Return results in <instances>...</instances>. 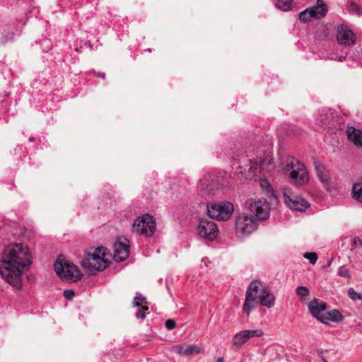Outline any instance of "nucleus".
I'll return each mask as SVG.
<instances>
[{
    "mask_svg": "<svg viewBox=\"0 0 362 362\" xmlns=\"http://www.w3.org/2000/svg\"><path fill=\"white\" fill-rule=\"evenodd\" d=\"M297 294L300 297H305L309 295L310 292L306 286H299L296 288Z\"/></svg>",
    "mask_w": 362,
    "mask_h": 362,
    "instance_id": "72a5a7b5",
    "label": "nucleus"
},
{
    "mask_svg": "<svg viewBox=\"0 0 362 362\" xmlns=\"http://www.w3.org/2000/svg\"><path fill=\"white\" fill-rule=\"evenodd\" d=\"M351 196L354 199L358 202H362V182L353 185Z\"/></svg>",
    "mask_w": 362,
    "mask_h": 362,
    "instance_id": "4be33fe9",
    "label": "nucleus"
},
{
    "mask_svg": "<svg viewBox=\"0 0 362 362\" xmlns=\"http://www.w3.org/2000/svg\"><path fill=\"white\" fill-rule=\"evenodd\" d=\"M303 257L308 259L310 263L312 264H315L318 258L317 254L316 252H306L304 254Z\"/></svg>",
    "mask_w": 362,
    "mask_h": 362,
    "instance_id": "c756f323",
    "label": "nucleus"
},
{
    "mask_svg": "<svg viewBox=\"0 0 362 362\" xmlns=\"http://www.w3.org/2000/svg\"><path fill=\"white\" fill-rule=\"evenodd\" d=\"M337 38L339 43L344 45H354L356 41L354 33L345 25L337 27Z\"/></svg>",
    "mask_w": 362,
    "mask_h": 362,
    "instance_id": "2eb2a0df",
    "label": "nucleus"
},
{
    "mask_svg": "<svg viewBox=\"0 0 362 362\" xmlns=\"http://www.w3.org/2000/svg\"><path fill=\"white\" fill-rule=\"evenodd\" d=\"M348 9L352 13H356L358 15H361L359 8L357 4H356L354 1H349L348 3Z\"/></svg>",
    "mask_w": 362,
    "mask_h": 362,
    "instance_id": "473e14b6",
    "label": "nucleus"
},
{
    "mask_svg": "<svg viewBox=\"0 0 362 362\" xmlns=\"http://www.w3.org/2000/svg\"><path fill=\"white\" fill-rule=\"evenodd\" d=\"M146 303V298L142 296L141 295L135 296L134 298L133 305L134 306L139 307L141 305L144 306L143 304Z\"/></svg>",
    "mask_w": 362,
    "mask_h": 362,
    "instance_id": "2f4dec72",
    "label": "nucleus"
},
{
    "mask_svg": "<svg viewBox=\"0 0 362 362\" xmlns=\"http://www.w3.org/2000/svg\"><path fill=\"white\" fill-rule=\"evenodd\" d=\"M326 321L334 322H340L343 320L344 317L340 312L337 310H332L327 313V315L325 316Z\"/></svg>",
    "mask_w": 362,
    "mask_h": 362,
    "instance_id": "5701e85b",
    "label": "nucleus"
},
{
    "mask_svg": "<svg viewBox=\"0 0 362 362\" xmlns=\"http://www.w3.org/2000/svg\"><path fill=\"white\" fill-rule=\"evenodd\" d=\"M185 356L197 355L202 352L200 346L196 344H188L185 346Z\"/></svg>",
    "mask_w": 362,
    "mask_h": 362,
    "instance_id": "a878e982",
    "label": "nucleus"
},
{
    "mask_svg": "<svg viewBox=\"0 0 362 362\" xmlns=\"http://www.w3.org/2000/svg\"><path fill=\"white\" fill-rule=\"evenodd\" d=\"M216 362H224V361L222 357H219L217 358Z\"/></svg>",
    "mask_w": 362,
    "mask_h": 362,
    "instance_id": "a19ab883",
    "label": "nucleus"
},
{
    "mask_svg": "<svg viewBox=\"0 0 362 362\" xmlns=\"http://www.w3.org/2000/svg\"><path fill=\"white\" fill-rule=\"evenodd\" d=\"M317 175L320 182L329 191V183L330 180L329 173L325 167L315 163Z\"/></svg>",
    "mask_w": 362,
    "mask_h": 362,
    "instance_id": "412c9836",
    "label": "nucleus"
},
{
    "mask_svg": "<svg viewBox=\"0 0 362 362\" xmlns=\"http://www.w3.org/2000/svg\"><path fill=\"white\" fill-rule=\"evenodd\" d=\"M108 257L107 248L98 247L94 250L93 253L88 252L87 257L82 261L81 264L83 268L88 269L90 272L103 271L109 265Z\"/></svg>",
    "mask_w": 362,
    "mask_h": 362,
    "instance_id": "39448f33",
    "label": "nucleus"
},
{
    "mask_svg": "<svg viewBox=\"0 0 362 362\" xmlns=\"http://www.w3.org/2000/svg\"><path fill=\"white\" fill-rule=\"evenodd\" d=\"M309 8L315 19L324 18L328 12V6L322 0H317L315 4Z\"/></svg>",
    "mask_w": 362,
    "mask_h": 362,
    "instance_id": "f3484780",
    "label": "nucleus"
},
{
    "mask_svg": "<svg viewBox=\"0 0 362 362\" xmlns=\"http://www.w3.org/2000/svg\"><path fill=\"white\" fill-rule=\"evenodd\" d=\"M185 346L181 344H177L173 347V351L178 355L185 356Z\"/></svg>",
    "mask_w": 362,
    "mask_h": 362,
    "instance_id": "f704fd0d",
    "label": "nucleus"
},
{
    "mask_svg": "<svg viewBox=\"0 0 362 362\" xmlns=\"http://www.w3.org/2000/svg\"><path fill=\"white\" fill-rule=\"evenodd\" d=\"M16 27L13 24H0V46H4L14 40Z\"/></svg>",
    "mask_w": 362,
    "mask_h": 362,
    "instance_id": "dca6fc26",
    "label": "nucleus"
},
{
    "mask_svg": "<svg viewBox=\"0 0 362 362\" xmlns=\"http://www.w3.org/2000/svg\"><path fill=\"white\" fill-rule=\"evenodd\" d=\"M344 59V57H339V61H342V59Z\"/></svg>",
    "mask_w": 362,
    "mask_h": 362,
    "instance_id": "c03bdc74",
    "label": "nucleus"
},
{
    "mask_svg": "<svg viewBox=\"0 0 362 362\" xmlns=\"http://www.w3.org/2000/svg\"><path fill=\"white\" fill-rule=\"evenodd\" d=\"M64 296L67 300H71L74 296V292L71 289L65 290L64 291Z\"/></svg>",
    "mask_w": 362,
    "mask_h": 362,
    "instance_id": "4c0bfd02",
    "label": "nucleus"
},
{
    "mask_svg": "<svg viewBox=\"0 0 362 362\" xmlns=\"http://www.w3.org/2000/svg\"><path fill=\"white\" fill-rule=\"evenodd\" d=\"M247 209L252 214L241 213L235 220V229L238 235L246 236L253 233L257 228V218L266 220L269 216V204L266 201H247Z\"/></svg>",
    "mask_w": 362,
    "mask_h": 362,
    "instance_id": "f03ea898",
    "label": "nucleus"
},
{
    "mask_svg": "<svg viewBox=\"0 0 362 362\" xmlns=\"http://www.w3.org/2000/svg\"><path fill=\"white\" fill-rule=\"evenodd\" d=\"M317 122L322 127L328 129L334 128L337 124V121L333 113L328 111L325 113H322L317 118Z\"/></svg>",
    "mask_w": 362,
    "mask_h": 362,
    "instance_id": "a211bd4d",
    "label": "nucleus"
},
{
    "mask_svg": "<svg viewBox=\"0 0 362 362\" xmlns=\"http://www.w3.org/2000/svg\"><path fill=\"white\" fill-rule=\"evenodd\" d=\"M276 298L272 291L266 287L262 291V295L259 296V304L267 308H272L274 306Z\"/></svg>",
    "mask_w": 362,
    "mask_h": 362,
    "instance_id": "6ab92c4d",
    "label": "nucleus"
},
{
    "mask_svg": "<svg viewBox=\"0 0 362 362\" xmlns=\"http://www.w3.org/2000/svg\"><path fill=\"white\" fill-rule=\"evenodd\" d=\"M361 243L362 242H361V239L358 237H355L354 238V245H357L358 243L361 244Z\"/></svg>",
    "mask_w": 362,
    "mask_h": 362,
    "instance_id": "58836bf2",
    "label": "nucleus"
},
{
    "mask_svg": "<svg viewBox=\"0 0 362 362\" xmlns=\"http://www.w3.org/2000/svg\"><path fill=\"white\" fill-rule=\"evenodd\" d=\"M299 20L303 23H308L315 19L309 8L301 11L298 14Z\"/></svg>",
    "mask_w": 362,
    "mask_h": 362,
    "instance_id": "bb28decb",
    "label": "nucleus"
},
{
    "mask_svg": "<svg viewBox=\"0 0 362 362\" xmlns=\"http://www.w3.org/2000/svg\"><path fill=\"white\" fill-rule=\"evenodd\" d=\"M347 295L354 301L362 300V294L358 293L354 288L348 289Z\"/></svg>",
    "mask_w": 362,
    "mask_h": 362,
    "instance_id": "c85d7f7f",
    "label": "nucleus"
},
{
    "mask_svg": "<svg viewBox=\"0 0 362 362\" xmlns=\"http://www.w3.org/2000/svg\"><path fill=\"white\" fill-rule=\"evenodd\" d=\"M32 264L28 247L21 243L8 245L5 248L0 264V276L17 289L22 287L23 274Z\"/></svg>",
    "mask_w": 362,
    "mask_h": 362,
    "instance_id": "f257e3e1",
    "label": "nucleus"
},
{
    "mask_svg": "<svg viewBox=\"0 0 362 362\" xmlns=\"http://www.w3.org/2000/svg\"><path fill=\"white\" fill-rule=\"evenodd\" d=\"M202 262H204L205 264V265L206 267H208V263H209V261L208 258H203Z\"/></svg>",
    "mask_w": 362,
    "mask_h": 362,
    "instance_id": "ea45409f",
    "label": "nucleus"
},
{
    "mask_svg": "<svg viewBox=\"0 0 362 362\" xmlns=\"http://www.w3.org/2000/svg\"><path fill=\"white\" fill-rule=\"evenodd\" d=\"M286 169L290 172L289 177L295 185H305L309 180L308 172L304 164L293 157L287 158Z\"/></svg>",
    "mask_w": 362,
    "mask_h": 362,
    "instance_id": "423d86ee",
    "label": "nucleus"
},
{
    "mask_svg": "<svg viewBox=\"0 0 362 362\" xmlns=\"http://www.w3.org/2000/svg\"><path fill=\"white\" fill-rule=\"evenodd\" d=\"M308 308L313 317L323 324L328 325L326 321L324 311L326 310V304L325 303H319L318 299H313L308 305Z\"/></svg>",
    "mask_w": 362,
    "mask_h": 362,
    "instance_id": "4468645a",
    "label": "nucleus"
},
{
    "mask_svg": "<svg viewBox=\"0 0 362 362\" xmlns=\"http://www.w3.org/2000/svg\"><path fill=\"white\" fill-rule=\"evenodd\" d=\"M199 186L202 189H206L207 191H211L214 186V182L213 180L209 181V179L206 175H205L201 180L199 183Z\"/></svg>",
    "mask_w": 362,
    "mask_h": 362,
    "instance_id": "cd10ccee",
    "label": "nucleus"
},
{
    "mask_svg": "<svg viewBox=\"0 0 362 362\" xmlns=\"http://www.w3.org/2000/svg\"><path fill=\"white\" fill-rule=\"evenodd\" d=\"M293 0H276L275 6L283 11H288L293 8Z\"/></svg>",
    "mask_w": 362,
    "mask_h": 362,
    "instance_id": "b1692460",
    "label": "nucleus"
},
{
    "mask_svg": "<svg viewBox=\"0 0 362 362\" xmlns=\"http://www.w3.org/2000/svg\"><path fill=\"white\" fill-rule=\"evenodd\" d=\"M284 199L288 207L293 211L303 212L310 206L308 202L301 197L284 194Z\"/></svg>",
    "mask_w": 362,
    "mask_h": 362,
    "instance_id": "ddd939ff",
    "label": "nucleus"
},
{
    "mask_svg": "<svg viewBox=\"0 0 362 362\" xmlns=\"http://www.w3.org/2000/svg\"><path fill=\"white\" fill-rule=\"evenodd\" d=\"M44 43H47V44H48V43H49V42H48V41H47V40H45V41H44Z\"/></svg>",
    "mask_w": 362,
    "mask_h": 362,
    "instance_id": "a18cd8bd",
    "label": "nucleus"
},
{
    "mask_svg": "<svg viewBox=\"0 0 362 362\" xmlns=\"http://www.w3.org/2000/svg\"><path fill=\"white\" fill-rule=\"evenodd\" d=\"M207 211L209 216L219 221L228 220L234 211L233 204L229 202H221L211 205H208Z\"/></svg>",
    "mask_w": 362,
    "mask_h": 362,
    "instance_id": "1a4fd4ad",
    "label": "nucleus"
},
{
    "mask_svg": "<svg viewBox=\"0 0 362 362\" xmlns=\"http://www.w3.org/2000/svg\"><path fill=\"white\" fill-rule=\"evenodd\" d=\"M263 335L261 329L243 330L233 336L232 345L236 347H240L245 344L250 338L259 337Z\"/></svg>",
    "mask_w": 362,
    "mask_h": 362,
    "instance_id": "9b49d317",
    "label": "nucleus"
},
{
    "mask_svg": "<svg viewBox=\"0 0 362 362\" xmlns=\"http://www.w3.org/2000/svg\"><path fill=\"white\" fill-rule=\"evenodd\" d=\"M156 229V220L153 216L145 214L138 216L133 222L132 230L139 235L151 237Z\"/></svg>",
    "mask_w": 362,
    "mask_h": 362,
    "instance_id": "6e6552de",
    "label": "nucleus"
},
{
    "mask_svg": "<svg viewBox=\"0 0 362 362\" xmlns=\"http://www.w3.org/2000/svg\"><path fill=\"white\" fill-rule=\"evenodd\" d=\"M197 231L201 237L213 240L216 238L218 229L214 221L209 219H202L199 221Z\"/></svg>",
    "mask_w": 362,
    "mask_h": 362,
    "instance_id": "9d476101",
    "label": "nucleus"
},
{
    "mask_svg": "<svg viewBox=\"0 0 362 362\" xmlns=\"http://www.w3.org/2000/svg\"><path fill=\"white\" fill-rule=\"evenodd\" d=\"M54 271L63 281L76 282L83 276L79 269L63 255H59L54 265Z\"/></svg>",
    "mask_w": 362,
    "mask_h": 362,
    "instance_id": "20e7f679",
    "label": "nucleus"
},
{
    "mask_svg": "<svg viewBox=\"0 0 362 362\" xmlns=\"http://www.w3.org/2000/svg\"><path fill=\"white\" fill-rule=\"evenodd\" d=\"M233 166L240 170V173L245 174L246 178L257 177L264 172L272 173L275 169L274 159L269 156L264 158L259 157L255 160L244 157L238 162L234 161Z\"/></svg>",
    "mask_w": 362,
    "mask_h": 362,
    "instance_id": "7ed1b4c3",
    "label": "nucleus"
},
{
    "mask_svg": "<svg viewBox=\"0 0 362 362\" xmlns=\"http://www.w3.org/2000/svg\"><path fill=\"white\" fill-rule=\"evenodd\" d=\"M129 241L126 238H118L114 244L113 258L116 262H122L125 260L129 255Z\"/></svg>",
    "mask_w": 362,
    "mask_h": 362,
    "instance_id": "f8f14e48",
    "label": "nucleus"
},
{
    "mask_svg": "<svg viewBox=\"0 0 362 362\" xmlns=\"http://www.w3.org/2000/svg\"><path fill=\"white\" fill-rule=\"evenodd\" d=\"M165 327L168 330H171V329H173L175 327L176 323H175V321L174 320L168 319V320H167L165 321Z\"/></svg>",
    "mask_w": 362,
    "mask_h": 362,
    "instance_id": "e433bc0d",
    "label": "nucleus"
},
{
    "mask_svg": "<svg viewBox=\"0 0 362 362\" xmlns=\"http://www.w3.org/2000/svg\"><path fill=\"white\" fill-rule=\"evenodd\" d=\"M34 140H35V138H34V137H30V138L29 139V141H30V142H33Z\"/></svg>",
    "mask_w": 362,
    "mask_h": 362,
    "instance_id": "37998d69",
    "label": "nucleus"
},
{
    "mask_svg": "<svg viewBox=\"0 0 362 362\" xmlns=\"http://www.w3.org/2000/svg\"><path fill=\"white\" fill-rule=\"evenodd\" d=\"M148 310L147 306H142L138 311L136 313V317L138 319L144 320L146 317V313Z\"/></svg>",
    "mask_w": 362,
    "mask_h": 362,
    "instance_id": "c9c22d12",
    "label": "nucleus"
},
{
    "mask_svg": "<svg viewBox=\"0 0 362 362\" xmlns=\"http://www.w3.org/2000/svg\"><path fill=\"white\" fill-rule=\"evenodd\" d=\"M346 132L350 141L357 147H362V131L354 127H348Z\"/></svg>",
    "mask_w": 362,
    "mask_h": 362,
    "instance_id": "aec40b11",
    "label": "nucleus"
},
{
    "mask_svg": "<svg viewBox=\"0 0 362 362\" xmlns=\"http://www.w3.org/2000/svg\"><path fill=\"white\" fill-rule=\"evenodd\" d=\"M100 76L101 78H105V74L104 73L100 74Z\"/></svg>",
    "mask_w": 362,
    "mask_h": 362,
    "instance_id": "79ce46f5",
    "label": "nucleus"
},
{
    "mask_svg": "<svg viewBox=\"0 0 362 362\" xmlns=\"http://www.w3.org/2000/svg\"><path fill=\"white\" fill-rule=\"evenodd\" d=\"M337 274L341 277L351 278L349 270L345 266L339 267Z\"/></svg>",
    "mask_w": 362,
    "mask_h": 362,
    "instance_id": "7c9ffc66",
    "label": "nucleus"
},
{
    "mask_svg": "<svg viewBox=\"0 0 362 362\" xmlns=\"http://www.w3.org/2000/svg\"><path fill=\"white\" fill-rule=\"evenodd\" d=\"M266 288L261 282L258 281H252L246 291L245 300L243 307V312L248 316L250 312L255 309L259 302V296L262 291Z\"/></svg>",
    "mask_w": 362,
    "mask_h": 362,
    "instance_id": "0eeeda50",
    "label": "nucleus"
},
{
    "mask_svg": "<svg viewBox=\"0 0 362 362\" xmlns=\"http://www.w3.org/2000/svg\"><path fill=\"white\" fill-rule=\"evenodd\" d=\"M259 185L264 192L269 197L274 196V192L269 182L264 178H261Z\"/></svg>",
    "mask_w": 362,
    "mask_h": 362,
    "instance_id": "393cba45",
    "label": "nucleus"
}]
</instances>
